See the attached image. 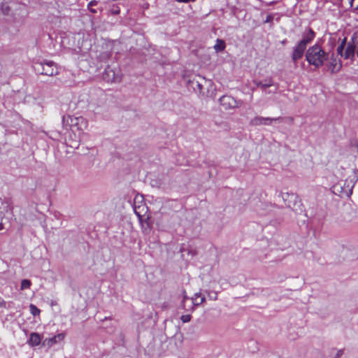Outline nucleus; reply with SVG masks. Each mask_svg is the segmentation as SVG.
<instances>
[{
	"mask_svg": "<svg viewBox=\"0 0 358 358\" xmlns=\"http://www.w3.org/2000/svg\"><path fill=\"white\" fill-rule=\"evenodd\" d=\"M29 310H30V313L34 315V316H36V315H39L40 313H41V310L40 309H38L35 305L34 304H30L29 305Z\"/></svg>",
	"mask_w": 358,
	"mask_h": 358,
	"instance_id": "nucleus-18",
	"label": "nucleus"
},
{
	"mask_svg": "<svg viewBox=\"0 0 358 358\" xmlns=\"http://www.w3.org/2000/svg\"><path fill=\"white\" fill-rule=\"evenodd\" d=\"M336 52L345 59L353 61L355 55L358 57V34H353L349 40L343 38L338 45Z\"/></svg>",
	"mask_w": 358,
	"mask_h": 358,
	"instance_id": "nucleus-1",
	"label": "nucleus"
},
{
	"mask_svg": "<svg viewBox=\"0 0 358 358\" xmlns=\"http://www.w3.org/2000/svg\"><path fill=\"white\" fill-rule=\"evenodd\" d=\"M306 47L303 46L302 45L298 43L294 48V51L292 53V59L294 62H296L297 60L301 59L304 53V51L306 50Z\"/></svg>",
	"mask_w": 358,
	"mask_h": 358,
	"instance_id": "nucleus-11",
	"label": "nucleus"
},
{
	"mask_svg": "<svg viewBox=\"0 0 358 358\" xmlns=\"http://www.w3.org/2000/svg\"><path fill=\"white\" fill-rule=\"evenodd\" d=\"M143 201L142 195H136L134 199V210L136 215L139 217L144 216L147 212V208L145 205L141 204Z\"/></svg>",
	"mask_w": 358,
	"mask_h": 358,
	"instance_id": "nucleus-6",
	"label": "nucleus"
},
{
	"mask_svg": "<svg viewBox=\"0 0 358 358\" xmlns=\"http://www.w3.org/2000/svg\"><path fill=\"white\" fill-rule=\"evenodd\" d=\"M256 85L258 87H261L262 89H265L266 87L272 86L273 85V81H272V80L270 79V80L266 81L265 83L257 82Z\"/></svg>",
	"mask_w": 358,
	"mask_h": 358,
	"instance_id": "nucleus-16",
	"label": "nucleus"
},
{
	"mask_svg": "<svg viewBox=\"0 0 358 358\" xmlns=\"http://www.w3.org/2000/svg\"><path fill=\"white\" fill-rule=\"evenodd\" d=\"M280 119V117L271 118L257 116L251 120L250 124L253 126L270 125L273 122L279 120Z\"/></svg>",
	"mask_w": 358,
	"mask_h": 358,
	"instance_id": "nucleus-7",
	"label": "nucleus"
},
{
	"mask_svg": "<svg viewBox=\"0 0 358 358\" xmlns=\"http://www.w3.org/2000/svg\"><path fill=\"white\" fill-rule=\"evenodd\" d=\"M220 101L221 105L225 108H233L237 106L236 101L230 96H223Z\"/></svg>",
	"mask_w": 358,
	"mask_h": 358,
	"instance_id": "nucleus-10",
	"label": "nucleus"
},
{
	"mask_svg": "<svg viewBox=\"0 0 358 358\" xmlns=\"http://www.w3.org/2000/svg\"><path fill=\"white\" fill-rule=\"evenodd\" d=\"M65 336L66 335L64 333H60L57 335H55L51 338H47L43 341L42 347L47 348L49 349L54 346L55 345L63 341L64 339L65 338Z\"/></svg>",
	"mask_w": 358,
	"mask_h": 358,
	"instance_id": "nucleus-5",
	"label": "nucleus"
},
{
	"mask_svg": "<svg viewBox=\"0 0 358 358\" xmlns=\"http://www.w3.org/2000/svg\"><path fill=\"white\" fill-rule=\"evenodd\" d=\"M3 229V225L2 223H0V230H2Z\"/></svg>",
	"mask_w": 358,
	"mask_h": 358,
	"instance_id": "nucleus-26",
	"label": "nucleus"
},
{
	"mask_svg": "<svg viewBox=\"0 0 358 358\" xmlns=\"http://www.w3.org/2000/svg\"><path fill=\"white\" fill-rule=\"evenodd\" d=\"M314 38V31L311 29H309L308 32L303 36V38L300 41L299 43L306 48L307 45L310 43L313 40Z\"/></svg>",
	"mask_w": 358,
	"mask_h": 358,
	"instance_id": "nucleus-12",
	"label": "nucleus"
},
{
	"mask_svg": "<svg viewBox=\"0 0 358 358\" xmlns=\"http://www.w3.org/2000/svg\"><path fill=\"white\" fill-rule=\"evenodd\" d=\"M43 341V336L41 335H40L38 333L33 332L30 334L29 338L27 341V343L31 347H36L38 346L40 344L42 345Z\"/></svg>",
	"mask_w": 358,
	"mask_h": 358,
	"instance_id": "nucleus-9",
	"label": "nucleus"
},
{
	"mask_svg": "<svg viewBox=\"0 0 358 358\" xmlns=\"http://www.w3.org/2000/svg\"><path fill=\"white\" fill-rule=\"evenodd\" d=\"M63 124L71 129H76L83 132L88 127V121L82 116L65 115L63 117Z\"/></svg>",
	"mask_w": 358,
	"mask_h": 358,
	"instance_id": "nucleus-3",
	"label": "nucleus"
},
{
	"mask_svg": "<svg viewBox=\"0 0 358 358\" xmlns=\"http://www.w3.org/2000/svg\"><path fill=\"white\" fill-rule=\"evenodd\" d=\"M110 73H112V76H113V78L111 79V81H115V79L114 78V72L110 69L106 71V73L110 74Z\"/></svg>",
	"mask_w": 358,
	"mask_h": 358,
	"instance_id": "nucleus-22",
	"label": "nucleus"
},
{
	"mask_svg": "<svg viewBox=\"0 0 358 358\" xmlns=\"http://www.w3.org/2000/svg\"><path fill=\"white\" fill-rule=\"evenodd\" d=\"M34 69L38 73L48 76L57 75L58 73L57 68L55 64L50 61L44 63H36Z\"/></svg>",
	"mask_w": 358,
	"mask_h": 358,
	"instance_id": "nucleus-4",
	"label": "nucleus"
},
{
	"mask_svg": "<svg viewBox=\"0 0 358 358\" xmlns=\"http://www.w3.org/2000/svg\"><path fill=\"white\" fill-rule=\"evenodd\" d=\"M306 58L310 65L319 68L327 60V55L320 45H314L308 49Z\"/></svg>",
	"mask_w": 358,
	"mask_h": 358,
	"instance_id": "nucleus-2",
	"label": "nucleus"
},
{
	"mask_svg": "<svg viewBox=\"0 0 358 358\" xmlns=\"http://www.w3.org/2000/svg\"><path fill=\"white\" fill-rule=\"evenodd\" d=\"M357 152H358V145H357Z\"/></svg>",
	"mask_w": 358,
	"mask_h": 358,
	"instance_id": "nucleus-27",
	"label": "nucleus"
},
{
	"mask_svg": "<svg viewBox=\"0 0 358 358\" xmlns=\"http://www.w3.org/2000/svg\"><path fill=\"white\" fill-rule=\"evenodd\" d=\"M205 301V297L201 296L200 294H196L194 297L192 298V303L195 306H199L203 303Z\"/></svg>",
	"mask_w": 358,
	"mask_h": 358,
	"instance_id": "nucleus-15",
	"label": "nucleus"
},
{
	"mask_svg": "<svg viewBox=\"0 0 358 358\" xmlns=\"http://www.w3.org/2000/svg\"><path fill=\"white\" fill-rule=\"evenodd\" d=\"M341 60L338 59L334 54H332L328 63L329 69L331 71V73H337L341 69Z\"/></svg>",
	"mask_w": 358,
	"mask_h": 358,
	"instance_id": "nucleus-8",
	"label": "nucleus"
},
{
	"mask_svg": "<svg viewBox=\"0 0 358 358\" xmlns=\"http://www.w3.org/2000/svg\"><path fill=\"white\" fill-rule=\"evenodd\" d=\"M197 87L200 91L202 90V85L200 83H197Z\"/></svg>",
	"mask_w": 358,
	"mask_h": 358,
	"instance_id": "nucleus-25",
	"label": "nucleus"
},
{
	"mask_svg": "<svg viewBox=\"0 0 358 358\" xmlns=\"http://www.w3.org/2000/svg\"><path fill=\"white\" fill-rule=\"evenodd\" d=\"M343 354V350H338L336 352V358H339L341 356H342V355Z\"/></svg>",
	"mask_w": 358,
	"mask_h": 358,
	"instance_id": "nucleus-20",
	"label": "nucleus"
},
{
	"mask_svg": "<svg viewBox=\"0 0 358 358\" xmlns=\"http://www.w3.org/2000/svg\"><path fill=\"white\" fill-rule=\"evenodd\" d=\"M343 7L352 8L355 10H358V0H341Z\"/></svg>",
	"mask_w": 358,
	"mask_h": 358,
	"instance_id": "nucleus-13",
	"label": "nucleus"
},
{
	"mask_svg": "<svg viewBox=\"0 0 358 358\" xmlns=\"http://www.w3.org/2000/svg\"><path fill=\"white\" fill-rule=\"evenodd\" d=\"M187 252H188V254H191L192 256H194L196 255V252L194 250H187Z\"/></svg>",
	"mask_w": 358,
	"mask_h": 358,
	"instance_id": "nucleus-23",
	"label": "nucleus"
},
{
	"mask_svg": "<svg viewBox=\"0 0 358 358\" xmlns=\"http://www.w3.org/2000/svg\"><path fill=\"white\" fill-rule=\"evenodd\" d=\"M191 320V315H184L181 317V320L184 322H188Z\"/></svg>",
	"mask_w": 358,
	"mask_h": 358,
	"instance_id": "nucleus-19",
	"label": "nucleus"
},
{
	"mask_svg": "<svg viewBox=\"0 0 358 358\" xmlns=\"http://www.w3.org/2000/svg\"><path fill=\"white\" fill-rule=\"evenodd\" d=\"M6 307V301L0 297V308Z\"/></svg>",
	"mask_w": 358,
	"mask_h": 358,
	"instance_id": "nucleus-21",
	"label": "nucleus"
},
{
	"mask_svg": "<svg viewBox=\"0 0 358 358\" xmlns=\"http://www.w3.org/2000/svg\"><path fill=\"white\" fill-rule=\"evenodd\" d=\"M176 1H178V2L187 3V2H189V1H194L195 0H176Z\"/></svg>",
	"mask_w": 358,
	"mask_h": 358,
	"instance_id": "nucleus-24",
	"label": "nucleus"
},
{
	"mask_svg": "<svg viewBox=\"0 0 358 358\" xmlns=\"http://www.w3.org/2000/svg\"><path fill=\"white\" fill-rule=\"evenodd\" d=\"M226 45L223 40L217 39L214 45V49L217 52H222L225 49Z\"/></svg>",
	"mask_w": 358,
	"mask_h": 358,
	"instance_id": "nucleus-14",
	"label": "nucleus"
},
{
	"mask_svg": "<svg viewBox=\"0 0 358 358\" xmlns=\"http://www.w3.org/2000/svg\"><path fill=\"white\" fill-rule=\"evenodd\" d=\"M31 285V282L29 280L24 279L21 282L20 289L22 290L29 289Z\"/></svg>",
	"mask_w": 358,
	"mask_h": 358,
	"instance_id": "nucleus-17",
	"label": "nucleus"
}]
</instances>
